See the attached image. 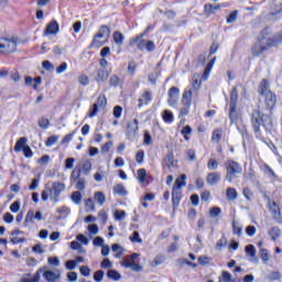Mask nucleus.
<instances>
[{
    "label": "nucleus",
    "mask_w": 282,
    "mask_h": 282,
    "mask_svg": "<svg viewBox=\"0 0 282 282\" xmlns=\"http://www.w3.org/2000/svg\"><path fill=\"white\" fill-rule=\"evenodd\" d=\"M281 43L282 32L276 34L273 39L267 40L265 31H263L262 34L258 36V42L251 47V54L252 56L259 57L268 47H276V45H281Z\"/></svg>",
    "instance_id": "obj_1"
},
{
    "label": "nucleus",
    "mask_w": 282,
    "mask_h": 282,
    "mask_svg": "<svg viewBox=\"0 0 282 282\" xmlns=\"http://www.w3.org/2000/svg\"><path fill=\"white\" fill-rule=\"evenodd\" d=\"M261 121L264 129L268 130L272 127V119H270V117L268 116L261 117V111L253 110L251 113V123L257 138H261V130H260Z\"/></svg>",
    "instance_id": "obj_2"
},
{
    "label": "nucleus",
    "mask_w": 282,
    "mask_h": 282,
    "mask_svg": "<svg viewBox=\"0 0 282 282\" xmlns=\"http://www.w3.org/2000/svg\"><path fill=\"white\" fill-rule=\"evenodd\" d=\"M260 96L264 97V105L272 111L274 107H276V95L270 90V84H268L267 79H263L258 88Z\"/></svg>",
    "instance_id": "obj_3"
},
{
    "label": "nucleus",
    "mask_w": 282,
    "mask_h": 282,
    "mask_svg": "<svg viewBox=\"0 0 282 282\" xmlns=\"http://www.w3.org/2000/svg\"><path fill=\"white\" fill-rule=\"evenodd\" d=\"M109 36H111V29L105 24L101 25L93 37L90 48L102 47L109 41Z\"/></svg>",
    "instance_id": "obj_4"
},
{
    "label": "nucleus",
    "mask_w": 282,
    "mask_h": 282,
    "mask_svg": "<svg viewBox=\"0 0 282 282\" xmlns=\"http://www.w3.org/2000/svg\"><path fill=\"white\" fill-rule=\"evenodd\" d=\"M186 186V174H182L178 178L175 180L173 189H172V204L175 206H180V202L182 199V188Z\"/></svg>",
    "instance_id": "obj_5"
},
{
    "label": "nucleus",
    "mask_w": 282,
    "mask_h": 282,
    "mask_svg": "<svg viewBox=\"0 0 282 282\" xmlns=\"http://www.w3.org/2000/svg\"><path fill=\"white\" fill-rule=\"evenodd\" d=\"M130 45H137L140 52H153L155 50V42L151 40H144V34H139L130 41Z\"/></svg>",
    "instance_id": "obj_6"
},
{
    "label": "nucleus",
    "mask_w": 282,
    "mask_h": 282,
    "mask_svg": "<svg viewBox=\"0 0 282 282\" xmlns=\"http://www.w3.org/2000/svg\"><path fill=\"white\" fill-rule=\"evenodd\" d=\"M226 166V176L225 180H228L230 183L235 182L239 175L242 173L241 165L235 161H227Z\"/></svg>",
    "instance_id": "obj_7"
},
{
    "label": "nucleus",
    "mask_w": 282,
    "mask_h": 282,
    "mask_svg": "<svg viewBox=\"0 0 282 282\" xmlns=\"http://www.w3.org/2000/svg\"><path fill=\"white\" fill-rule=\"evenodd\" d=\"M17 52V39L0 36V54L8 55Z\"/></svg>",
    "instance_id": "obj_8"
},
{
    "label": "nucleus",
    "mask_w": 282,
    "mask_h": 282,
    "mask_svg": "<svg viewBox=\"0 0 282 282\" xmlns=\"http://www.w3.org/2000/svg\"><path fill=\"white\" fill-rule=\"evenodd\" d=\"M65 192V184L59 182H54L52 186L48 188L50 199L55 204L61 199V193Z\"/></svg>",
    "instance_id": "obj_9"
},
{
    "label": "nucleus",
    "mask_w": 282,
    "mask_h": 282,
    "mask_svg": "<svg viewBox=\"0 0 282 282\" xmlns=\"http://www.w3.org/2000/svg\"><path fill=\"white\" fill-rule=\"evenodd\" d=\"M193 100V90H184L182 96L181 116L191 113V105Z\"/></svg>",
    "instance_id": "obj_10"
},
{
    "label": "nucleus",
    "mask_w": 282,
    "mask_h": 282,
    "mask_svg": "<svg viewBox=\"0 0 282 282\" xmlns=\"http://www.w3.org/2000/svg\"><path fill=\"white\" fill-rule=\"evenodd\" d=\"M180 100V88L173 86L169 90V99L167 105L170 107H173L174 109H177V102Z\"/></svg>",
    "instance_id": "obj_11"
},
{
    "label": "nucleus",
    "mask_w": 282,
    "mask_h": 282,
    "mask_svg": "<svg viewBox=\"0 0 282 282\" xmlns=\"http://www.w3.org/2000/svg\"><path fill=\"white\" fill-rule=\"evenodd\" d=\"M268 207L273 219L281 224V208H279V205L274 200H269Z\"/></svg>",
    "instance_id": "obj_12"
},
{
    "label": "nucleus",
    "mask_w": 282,
    "mask_h": 282,
    "mask_svg": "<svg viewBox=\"0 0 282 282\" xmlns=\"http://www.w3.org/2000/svg\"><path fill=\"white\" fill-rule=\"evenodd\" d=\"M59 30H58V22H56V20L51 21L44 31V36H56V34H58Z\"/></svg>",
    "instance_id": "obj_13"
},
{
    "label": "nucleus",
    "mask_w": 282,
    "mask_h": 282,
    "mask_svg": "<svg viewBox=\"0 0 282 282\" xmlns=\"http://www.w3.org/2000/svg\"><path fill=\"white\" fill-rule=\"evenodd\" d=\"M96 83H105L107 82V78H109V69L107 68H100L98 67L97 70H96Z\"/></svg>",
    "instance_id": "obj_14"
},
{
    "label": "nucleus",
    "mask_w": 282,
    "mask_h": 282,
    "mask_svg": "<svg viewBox=\"0 0 282 282\" xmlns=\"http://www.w3.org/2000/svg\"><path fill=\"white\" fill-rule=\"evenodd\" d=\"M153 100V96L150 90H145L142 93L141 97L139 98V109L144 107V105H149Z\"/></svg>",
    "instance_id": "obj_15"
},
{
    "label": "nucleus",
    "mask_w": 282,
    "mask_h": 282,
    "mask_svg": "<svg viewBox=\"0 0 282 282\" xmlns=\"http://www.w3.org/2000/svg\"><path fill=\"white\" fill-rule=\"evenodd\" d=\"M200 88H202V79L194 77L191 90L185 89V91H192V97L197 98V93L199 91Z\"/></svg>",
    "instance_id": "obj_16"
},
{
    "label": "nucleus",
    "mask_w": 282,
    "mask_h": 282,
    "mask_svg": "<svg viewBox=\"0 0 282 282\" xmlns=\"http://www.w3.org/2000/svg\"><path fill=\"white\" fill-rule=\"evenodd\" d=\"M220 180H221V174L216 172H210L206 176V182L209 186H215V184H219Z\"/></svg>",
    "instance_id": "obj_17"
},
{
    "label": "nucleus",
    "mask_w": 282,
    "mask_h": 282,
    "mask_svg": "<svg viewBox=\"0 0 282 282\" xmlns=\"http://www.w3.org/2000/svg\"><path fill=\"white\" fill-rule=\"evenodd\" d=\"M34 219H36L37 221H41V219H43V214L41 212H36L34 214V210L30 209L28 213H26V216H25V221L26 223H32L34 221Z\"/></svg>",
    "instance_id": "obj_18"
},
{
    "label": "nucleus",
    "mask_w": 282,
    "mask_h": 282,
    "mask_svg": "<svg viewBox=\"0 0 282 282\" xmlns=\"http://www.w3.org/2000/svg\"><path fill=\"white\" fill-rule=\"evenodd\" d=\"M25 147H28V138L22 137L17 141L14 145L15 153H21V151H23Z\"/></svg>",
    "instance_id": "obj_19"
},
{
    "label": "nucleus",
    "mask_w": 282,
    "mask_h": 282,
    "mask_svg": "<svg viewBox=\"0 0 282 282\" xmlns=\"http://www.w3.org/2000/svg\"><path fill=\"white\" fill-rule=\"evenodd\" d=\"M139 129H140V127L138 123V119H133L128 122V126H127L128 133H133L134 135H137Z\"/></svg>",
    "instance_id": "obj_20"
},
{
    "label": "nucleus",
    "mask_w": 282,
    "mask_h": 282,
    "mask_svg": "<svg viewBox=\"0 0 282 282\" xmlns=\"http://www.w3.org/2000/svg\"><path fill=\"white\" fill-rule=\"evenodd\" d=\"M112 39H113V43H116L118 47H122V45H124V35L121 32L116 31L112 34Z\"/></svg>",
    "instance_id": "obj_21"
},
{
    "label": "nucleus",
    "mask_w": 282,
    "mask_h": 282,
    "mask_svg": "<svg viewBox=\"0 0 282 282\" xmlns=\"http://www.w3.org/2000/svg\"><path fill=\"white\" fill-rule=\"evenodd\" d=\"M42 272H45L43 268L37 270L32 278H23L21 282H40Z\"/></svg>",
    "instance_id": "obj_22"
},
{
    "label": "nucleus",
    "mask_w": 282,
    "mask_h": 282,
    "mask_svg": "<svg viewBox=\"0 0 282 282\" xmlns=\"http://www.w3.org/2000/svg\"><path fill=\"white\" fill-rule=\"evenodd\" d=\"M226 197L228 202H235L237 197H239V193H237V189H235V187H229L226 191Z\"/></svg>",
    "instance_id": "obj_23"
},
{
    "label": "nucleus",
    "mask_w": 282,
    "mask_h": 282,
    "mask_svg": "<svg viewBox=\"0 0 282 282\" xmlns=\"http://www.w3.org/2000/svg\"><path fill=\"white\" fill-rule=\"evenodd\" d=\"M115 195H120L121 197H124L128 195L127 188H124V185L117 184L112 188Z\"/></svg>",
    "instance_id": "obj_24"
},
{
    "label": "nucleus",
    "mask_w": 282,
    "mask_h": 282,
    "mask_svg": "<svg viewBox=\"0 0 282 282\" xmlns=\"http://www.w3.org/2000/svg\"><path fill=\"white\" fill-rule=\"evenodd\" d=\"M238 99H239V90H237V86H234L230 94V107H237Z\"/></svg>",
    "instance_id": "obj_25"
},
{
    "label": "nucleus",
    "mask_w": 282,
    "mask_h": 282,
    "mask_svg": "<svg viewBox=\"0 0 282 282\" xmlns=\"http://www.w3.org/2000/svg\"><path fill=\"white\" fill-rule=\"evenodd\" d=\"M223 135H224V131L221 129L214 130L212 134V142L219 144V142H221Z\"/></svg>",
    "instance_id": "obj_26"
},
{
    "label": "nucleus",
    "mask_w": 282,
    "mask_h": 282,
    "mask_svg": "<svg viewBox=\"0 0 282 282\" xmlns=\"http://www.w3.org/2000/svg\"><path fill=\"white\" fill-rule=\"evenodd\" d=\"M107 276L108 279H111L112 281H120L122 279V275L120 274V272L110 269L107 271Z\"/></svg>",
    "instance_id": "obj_27"
},
{
    "label": "nucleus",
    "mask_w": 282,
    "mask_h": 282,
    "mask_svg": "<svg viewBox=\"0 0 282 282\" xmlns=\"http://www.w3.org/2000/svg\"><path fill=\"white\" fill-rule=\"evenodd\" d=\"M209 217L212 219H217V217H221V208L214 206L209 208Z\"/></svg>",
    "instance_id": "obj_28"
},
{
    "label": "nucleus",
    "mask_w": 282,
    "mask_h": 282,
    "mask_svg": "<svg viewBox=\"0 0 282 282\" xmlns=\"http://www.w3.org/2000/svg\"><path fill=\"white\" fill-rule=\"evenodd\" d=\"M94 197H95V202H97V204H99V206H104L105 202H107L105 193H102V192H96Z\"/></svg>",
    "instance_id": "obj_29"
},
{
    "label": "nucleus",
    "mask_w": 282,
    "mask_h": 282,
    "mask_svg": "<svg viewBox=\"0 0 282 282\" xmlns=\"http://www.w3.org/2000/svg\"><path fill=\"white\" fill-rule=\"evenodd\" d=\"M269 236L271 237L272 241H276V239L281 237V229H279V227L271 228Z\"/></svg>",
    "instance_id": "obj_30"
},
{
    "label": "nucleus",
    "mask_w": 282,
    "mask_h": 282,
    "mask_svg": "<svg viewBox=\"0 0 282 282\" xmlns=\"http://www.w3.org/2000/svg\"><path fill=\"white\" fill-rule=\"evenodd\" d=\"M229 118L232 123L239 120V115L237 113V106H230Z\"/></svg>",
    "instance_id": "obj_31"
},
{
    "label": "nucleus",
    "mask_w": 282,
    "mask_h": 282,
    "mask_svg": "<svg viewBox=\"0 0 282 282\" xmlns=\"http://www.w3.org/2000/svg\"><path fill=\"white\" fill-rule=\"evenodd\" d=\"M175 162V158L173 156V152L166 154L164 163L167 169H171Z\"/></svg>",
    "instance_id": "obj_32"
},
{
    "label": "nucleus",
    "mask_w": 282,
    "mask_h": 282,
    "mask_svg": "<svg viewBox=\"0 0 282 282\" xmlns=\"http://www.w3.org/2000/svg\"><path fill=\"white\" fill-rule=\"evenodd\" d=\"M43 276L48 282H55L56 279H58V275H56L53 271H44Z\"/></svg>",
    "instance_id": "obj_33"
},
{
    "label": "nucleus",
    "mask_w": 282,
    "mask_h": 282,
    "mask_svg": "<svg viewBox=\"0 0 282 282\" xmlns=\"http://www.w3.org/2000/svg\"><path fill=\"white\" fill-rule=\"evenodd\" d=\"M281 279V272L279 271H270L267 275V281H279Z\"/></svg>",
    "instance_id": "obj_34"
},
{
    "label": "nucleus",
    "mask_w": 282,
    "mask_h": 282,
    "mask_svg": "<svg viewBox=\"0 0 282 282\" xmlns=\"http://www.w3.org/2000/svg\"><path fill=\"white\" fill-rule=\"evenodd\" d=\"M85 206H86L87 213H94V210H96V204L94 203V199H91V198L86 199Z\"/></svg>",
    "instance_id": "obj_35"
},
{
    "label": "nucleus",
    "mask_w": 282,
    "mask_h": 282,
    "mask_svg": "<svg viewBox=\"0 0 282 282\" xmlns=\"http://www.w3.org/2000/svg\"><path fill=\"white\" fill-rule=\"evenodd\" d=\"M70 199L74 204H80L83 202V194H80L78 191L73 192Z\"/></svg>",
    "instance_id": "obj_36"
},
{
    "label": "nucleus",
    "mask_w": 282,
    "mask_h": 282,
    "mask_svg": "<svg viewBox=\"0 0 282 282\" xmlns=\"http://www.w3.org/2000/svg\"><path fill=\"white\" fill-rule=\"evenodd\" d=\"M163 120L167 124H171V122H173V120H174L173 112H171V110H164V112H163Z\"/></svg>",
    "instance_id": "obj_37"
},
{
    "label": "nucleus",
    "mask_w": 282,
    "mask_h": 282,
    "mask_svg": "<svg viewBox=\"0 0 282 282\" xmlns=\"http://www.w3.org/2000/svg\"><path fill=\"white\" fill-rule=\"evenodd\" d=\"M75 182H76L75 188H76L77 191H84V189H85V186H86V184H87V181H86L84 177L78 178V180L75 181Z\"/></svg>",
    "instance_id": "obj_38"
},
{
    "label": "nucleus",
    "mask_w": 282,
    "mask_h": 282,
    "mask_svg": "<svg viewBox=\"0 0 282 282\" xmlns=\"http://www.w3.org/2000/svg\"><path fill=\"white\" fill-rule=\"evenodd\" d=\"M138 180L140 184H144V182H147V170L140 169L138 171Z\"/></svg>",
    "instance_id": "obj_39"
},
{
    "label": "nucleus",
    "mask_w": 282,
    "mask_h": 282,
    "mask_svg": "<svg viewBox=\"0 0 282 282\" xmlns=\"http://www.w3.org/2000/svg\"><path fill=\"white\" fill-rule=\"evenodd\" d=\"M218 166H219V163L217 162V160L209 159V161L207 163V169L209 171H217Z\"/></svg>",
    "instance_id": "obj_40"
},
{
    "label": "nucleus",
    "mask_w": 282,
    "mask_h": 282,
    "mask_svg": "<svg viewBox=\"0 0 282 282\" xmlns=\"http://www.w3.org/2000/svg\"><path fill=\"white\" fill-rule=\"evenodd\" d=\"M57 213L59 214V215H62V217H68V215L72 213V210L69 209V207H67V206H62V207H59L58 209H57Z\"/></svg>",
    "instance_id": "obj_41"
},
{
    "label": "nucleus",
    "mask_w": 282,
    "mask_h": 282,
    "mask_svg": "<svg viewBox=\"0 0 282 282\" xmlns=\"http://www.w3.org/2000/svg\"><path fill=\"white\" fill-rule=\"evenodd\" d=\"M246 252L248 256L251 257V259H254V257H257V249H254V246L252 245H248L246 247Z\"/></svg>",
    "instance_id": "obj_42"
},
{
    "label": "nucleus",
    "mask_w": 282,
    "mask_h": 282,
    "mask_svg": "<svg viewBox=\"0 0 282 282\" xmlns=\"http://www.w3.org/2000/svg\"><path fill=\"white\" fill-rule=\"evenodd\" d=\"M232 230H234V235H237L238 237H241V235H243V232H242L243 228H241V226H239V223L234 221Z\"/></svg>",
    "instance_id": "obj_43"
},
{
    "label": "nucleus",
    "mask_w": 282,
    "mask_h": 282,
    "mask_svg": "<svg viewBox=\"0 0 282 282\" xmlns=\"http://www.w3.org/2000/svg\"><path fill=\"white\" fill-rule=\"evenodd\" d=\"M56 142H58V135H52L48 137L46 142H45V147H54V144H56Z\"/></svg>",
    "instance_id": "obj_44"
},
{
    "label": "nucleus",
    "mask_w": 282,
    "mask_h": 282,
    "mask_svg": "<svg viewBox=\"0 0 282 282\" xmlns=\"http://www.w3.org/2000/svg\"><path fill=\"white\" fill-rule=\"evenodd\" d=\"M39 127L41 129H47V127H50V119L45 118V117H41L39 119Z\"/></svg>",
    "instance_id": "obj_45"
},
{
    "label": "nucleus",
    "mask_w": 282,
    "mask_h": 282,
    "mask_svg": "<svg viewBox=\"0 0 282 282\" xmlns=\"http://www.w3.org/2000/svg\"><path fill=\"white\" fill-rule=\"evenodd\" d=\"M130 241L132 243H142V238H140V232L133 231L132 236H130Z\"/></svg>",
    "instance_id": "obj_46"
},
{
    "label": "nucleus",
    "mask_w": 282,
    "mask_h": 282,
    "mask_svg": "<svg viewBox=\"0 0 282 282\" xmlns=\"http://www.w3.org/2000/svg\"><path fill=\"white\" fill-rule=\"evenodd\" d=\"M110 87H119L120 86V77L117 75H112L109 79Z\"/></svg>",
    "instance_id": "obj_47"
},
{
    "label": "nucleus",
    "mask_w": 282,
    "mask_h": 282,
    "mask_svg": "<svg viewBox=\"0 0 282 282\" xmlns=\"http://www.w3.org/2000/svg\"><path fill=\"white\" fill-rule=\"evenodd\" d=\"M112 252H117L116 258L120 259L122 257V247L118 243L112 245Z\"/></svg>",
    "instance_id": "obj_48"
},
{
    "label": "nucleus",
    "mask_w": 282,
    "mask_h": 282,
    "mask_svg": "<svg viewBox=\"0 0 282 282\" xmlns=\"http://www.w3.org/2000/svg\"><path fill=\"white\" fill-rule=\"evenodd\" d=\"M226 246H228V240L223 236L216 243V250H221V248H226Z\"/></svg>",
    "instance_id": "obj_49"
},
{
    "label": "nucleus",
    "mask_w": 282,
    "mask_h": 282,
    "mask_svg": "<svg viewBox=\"0 0 282 282\" xmlns=\"http://www.w3.org/2000/svg\"><path fill=\"white\" fill-rule=\"evenodd\" d=\"M112 263H111V260H109V258H106L101 261L100 263V268H102V270H109L112 268Z\"/></svg>",
    "instance_id": "obj_50"
},
{
    "label": "nucleus",
    "mask_w": 282,
    "mask_h": 282,
    "mask_svg": "<svg viewBox=\"0 0 282 282\" xmlns=\"http://www.w3.org/2000/svg\"><path fill=\"white\" fill-rule=\"evenodd\" d=\"M105 278V271L98 270L94 273V281L96 282H102V279Z\"/></svg>",
    "instance_id": "obj_51"
},
{
    "label": "nucleus",
    "mask_w": 282,
    "mask_h": 282,
    "mask_svg": "<svg viewBox=\"0 0 282 282\" xmlns=\"http://www.w3.org/2000/svg\"><path fill=\"white\" fill-rule=\"evenodd\" d=\"M124 217H127V213L124 210L115 212V219L117 221H123Z\"/></svg>",
    "instance_id": "obj_52"
},
{
    "label": "nucleus",
    "mask_w": 282,
    "mask_h": 282,
    "mask_svg": "<svg viewBox=\"0 0 282 282\" xmlns=\"http://www.w3.org/2000/svg\"><path fill=\"white\" fill-rule=\"evenodd\" d=\"M79 272H80V275H82V276H90V274H91V269H89V267H87V265H82V267L79 268Z\"/></svg>",
    "instance_id": "obj_53"
},
{
    "label": "nucleus",
    "mask_w": 282,
    "mask_h": 282,
    "mask_svg": "<svg viewBox=\"0 0 282 282\" xmlns=\"http://www.w3.org/2000/svg\"><path fill=\"white\" fill-rule=\"evenodd\" d=\"M78 180H80V170L75 169V170H73V172L70 174V182H76Z\"/></svg>",
    "instance_id": "obj_54"
},
{
    "label": "nucleus",
    "mask_w": 282,
    "mask_h": 282,
    "mask_svg": "<svg viewBox=\"0 0 282 282\" xmlns=\"http://www.w3.org/2000/svg\"><path fill=\"white\" fill-rule=\"evenodd\" d=\"M11 213H19L21 210V202L15 200L10 205Z\"/></svg>",
    "instance_id": "obj_55"
},
{
    "label": "nucleus",
    "mask_w": 282,
    "mask_h": 282,
    "mask_svg": "<svg viewBox=\"0 0 282 282\" xmlns=\"http://www.w3.org/2000/svg\"><path fill=\"white\" fill-rule=\"evenodd\" d=\"M231 281H232V275L230 274V272L224 271L219 282H231Z\"/></svg>",
    "instance_id": "obj_56"
},
{
    "label": "nucleus",
    "mask_w": 282,
    "mask_h": 282,
    "mask_svg": "<svg viewBox=\"0 0 282 282\" xmlns=\"http://www.w3.org/2000/svg\"><path fill=\"white\" fill-rule=\"evenodd\" d=\"M204 12H205L206 17H212V14H215V9H214L213 4H205Z\"/></svg>",
    "instance_id": "obj_57"
},
{
    "label": "nucleus",
    "mask_w": 282,
    "mask_h": 282,
    "mask_svg": "<svg viewBox=\"0 0 282 282\" xmlns=\"http://www.w3.org/2000/svg\"><path fill=\"white\" fill-rule=\"evenodd\" d=\"M260 259H262L264 263H268V261H270V254L268 253V250L265 249L260 250Z\"/></svg>",
    "instance_id": "obj_58"
},
{
    "label": "nucleus",
    "mask_w": 282,
    "mask_h": 282,
    "mask_svg": "<svg viewBox=\"0 0 282 282\" xmlns=\"http://www.w3.org/2000/svg\"><path fill=\"white\" fill-rule=\"evenodd\" d=\"M237 17H238V11H237V10L232 11V12L227 17V23H235V21H237Z\"/></svg>",
    "instance_id": "obj_59"
},
{
    "label": "nucleus",
    "mask_w": 282,
    "mask_h": 282,
    "mask_svg": "<svg viewBox=\"0 0 282 282\" xmlns=\"http://www.w3.org/2000/svg\"><path fill=\"white\" fill-rule=\"evenodd\" d=\"M97 107H107V97L105 96H99L97 100Z\"/></svg>",
    "instance_id": "obj_60"
},
{
    "label": "nucleus",
    "mask_w": 282,
    "mask_h": 282,
    "mask_svg": "<svg viewBox=\"0 0 282 282\" xmlns=\"http://www.w3.org/2000/svg\"><path fill=\"white\" fill-rule=\"evenodd\" d=\"M24 158H32L34 155V152H32V148L30 145H26L23 150Z\"/></svg>",
    "instance_id": "obj_61"
},
{
    "label": "nucleus",
    "mask_w": 282,
    "mask_h": 282,
    "mask_svg": "<svg viewBox=\"0 0 282 282\" xmlns=\"http://www.w3.org/2000/svg\"><path fill=\"white\" fill-rule=\"evenodd\" d=\"M98 113V104L93 105V109L89 110L88 118H96Z\"/></svg>",
    "instance_id": "obj_62"
},
{
    "label": "nucleus",
    "mask_w": 282,
    "mask_h": 282,
    "mask_svg": "<svg viewBox=\"0 0 282 282\" xmlns=\"http://www.w3.org/2000/svg\"><path fill=\"white\" fill-rule=\"evenodd\" d=\"M87 230H88L89 235H97L98 230H99L98 225H96V224L89 225L87 227Z\"/></svg>",
    "instance_id": "obj_63"
},
{
    "label": "nucleus",
    "mask_w": 282,
    "mask_h": 282,
    "mask_svg": "<svg viewBox=\"0 0 282 282\" xmlns=\"http://www.w3.org/2000/svg\"><path fill=\"white\" fill-rule=\"evenodd\" d=\"M65 265L67 270H76L77 262L75 260H68Z\"/></svg>",
    "instance_id": "obj_64"
}]
</instances>
